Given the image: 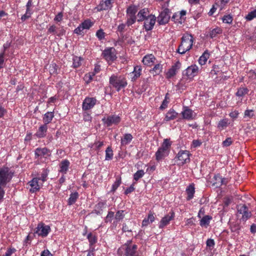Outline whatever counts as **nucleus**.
I'll return each mask as SVG.
<instances>
[{"mask_svg":"<svg viewBox=\"0 0 256 256\" xmlns=\"http://www.w3.org/2000/svg\"><path fill=\"white\" fill-rule=\"evenodd\" d=\"M113 156V151L110 147L108 146L106 150V160H112Z\"/></svg>","mask_w":256,"mask_h":256,"instance_id":"nucleus-39","label":"nucleus"},{"mask_svg":"<svg viewBox=\"0 0 256 256\" xmlns=\"http://www.w3.org/2000/svg\"><path fill=\"white\" fill-rule=\"evenodd\" d=\"M144 24V27L146 30H150L153 28L156 20V18L154 15H151L147 18Z\"/></svg>","mask_w":256,"mask_h":256,"instance_id":"nucleus-10","label":"nucleus"},{"mask_svg":"<svg viewBox=\"0 0 256 256\" xmlns=\"http://www.w3.org/2000/svg\"><path fill=\"white\" fill-rule=\"evenodd\" d=\"M186 193L188 194L187 200H190L194 197V187L193 184H190L186 190Z\"/></svg>","mask_w":256,"mask_h":256,"instance_id":"nucleus-21","label":"nucleus"},{"mask_svg":"<svg viewBox=\"0 0 256 256\" xmlns=\"http://www.w3.org/2000/svg\"><path fill=\"white\" fill-rule=\"evenodd\" d=\"M144 174L143 170H138L134 175V178L136 181H138L140 178H142Z\"/></svg>","mask_w":256,"mask_h":256,"instance_id":"nucleus-42","label":"nucleus"},{"mask_svg":"<svg viewBox=\"0 0 256 256\" xmlns=\"http://www.w3.org/2000/svg\"><path fill=\"white\" fill-rule=\"evenodd\" d=\"M36 229L35 233L42 237L47 236L50 230V226H46L42 223L38 224Z\"/></svg>","mask_w":256,"mask_h":256,"instance_id":"nucleus-8","label":"nucleus"},{"mask_svg":"<svg viewBox=\"0 0 256 256\" xmlns=\"http://www.w3.org/2000/svg\"><path fill=\"white\" fill-rule=\"evenodd\" d=\"M222 32V30L219 28H216L213 29L212 31H210V36L212 38H215L217 34H220Z\"/></svg>","mask_w":256,"mask_h":256,"instance_id":"nucleus-37","label":"nucleus"},{"mask_svg":"<svg viewBox=\"0 0 256 256\" xmlns=\"http://www.w3.org/2000/svg\"><path fill=\"white\" fill-rule=\"evenodd\" d=\"M96 99L94 98H86L82 104V108L84 110H88L92 108L96 104Z\"/></svg>","mask_w":256,"mask_h":256,"instance_id":"nucleus-12","label":"nucleus"},{"mask_svg":"<svg viewBox=\"0 0 256 256\" xmlns=\"http://www.w3.org/2000/svg\"><path fill=\"white\" fill-rule=\"evenodd\" d=\"M210 54L208 50H206L202 55L200 58L198 62L200 65H204L206 64L208 59L209 58Z\"/></svg>","mask_w":256,"mask_h":256,"instance_id":"nucleus-29","label":"nucleus"},{"mask_svg":"<svg viewBox=\"0 0 256 256\" xmlns=\"http://www.w3.org/2000/svg\"><path fill=\"white\" fill-rule=\"evenodd\" d=\"M132 138V136L131 134H125L124 138L121 140L122 146H124L130 142Z\"/></svg>","mask_w":256,"mask_h":256,"instance_id":"nucleus-30","label":"nucleus"},{"mask_svg":"<svg viewBox=\"0 0 256 256\" xmlns=\"http://www.w3.org/2000/svg\"><path fill=\"white\" fill-rule=\"evenodd\" d=\"M232 144V140L231 138H227L222 142V144L224 146H230Z\"/></svg>","mask_w":256,"mask_h":256,"instance_id":"nucleus-56","label":"nucleus"},{"mask_svg":"<svg viewBox=\"0 0 256 256\" xmlns=\"http://www.w3.org/2000/svg\"><path fill=\"white\" fill-rule=\"evenodd\" d=\"M142 71L141 66H136L134 68V70L132 74H134V76L132 78V81H134L140 76V72Z\"/></svg>","mask_w":256,"mask_h":256,"instance_id":"nucleus-26","label":"nucleus"},{"mask_svg":"<svg viewBox=\"0 0 256 256\" xmlns=\"http://www.w3.org/2000/svg\"><path fill=\"white\" fill-rule=\"evenodd\" d=\"M254 115V110H246L244 112V116L248 117V118H252Z\"/></svg>","mask_w":256,"mask_h":256,"instance_id":"nucleus-55","label":"nucleus"},{"mask_svg":"<svg viewBox=\"0 0 256 256\" xmlns=\"http://www.w3.org/2000/svg\"><path fill=\"white\" fill-rule=\"evenodd\" d=\"M84 30V28H82L80 24L77 28L74 30V32L76 34H84V32H83Z\"/></svg>","mask_w":256,"mask_h":256,"instance_id":"nucleus-54","label":"nucleus"},{"mask_svg":"<svg viewBox=\"0 0 256 256\" xmlns=\"http://www.w3.org/2000/svg\"><path fill=\"white\" fill-rule=\"evenodd\" d=\"M48 150L46 148H38L35 150V154L38 156H44L48 154Z\"/></svg>","mask_w":256,"mask_h":256,"instance_id":"nucleus-32","label":"nucleus"},{"mask_svg":"<svg viewBox=\"0 0 256 256\" xmlns=\"http://www.w3.org/2000/svg\"><path fill=\"white\" fill-rule=\"evenodd\" d=\"M81 25L84 30H88L93 25V23L90 20H86L82 22Z\"/></svg>","mask_w":256,"mask_h":256,"instance_id":"nucleus-41","label":"nucleus"},{"mask_svg":"<svg viewBox=\"0 0 256 256\" xmlns=\"http://www.w3.org/2000/svg\"><path fill=\"white\" fill-rule=\"evenodd\" d=\"M186 14V11L182 10L180 13L174 14L172 18V19L173 20H175L176 19V17H180V20H184V19L183 18L182 16H185Z\"/></svg>","mask_w":256,"mask_h":256,"instance_id":"nucleus-36","label":"nucleus"},{"mask_svg":"<svg viewBox=\"0 0 256 256\" xmlns=\"http://www.w3.org/2000/svg\"><path fill=\"white\" fill-rule=\"evenodd\" d=\"M73 60V66L74 68H78L81 64V61L82 59L80 57L74 56L72 58Z\"/></svg>","mask_w":256,"mask_h":256,"instance_id":"nucleus-40","label":"nucleus"},{"mask_svg":"<svg viewBox=\"0 0 256 256\" xmlns=\"http://www.w3.org/2000/svg\"><path fill=\"white\" fill-rule=\"evenodd\" d=\"M198 72V68L196 65H192L188 66L185 70V73L184 74L188 78H191L194 76Z\"/></svg>","mask_w":256,"mask_h":256,"instance_id":"nucleus-15","label":"nucleus"},{"mask_svg":"<svg viewBox=\"0 0 256 256\" xmlns=\"http://www.w3.org/2000/svg\"><path fill=\"white\" fill-rule=\"evenodd\" d=\"M174 212H170L169 214L166 215V216L162 218L160 222L159 228H162L164 227L167 226L169 224L170 222L174 218Z\"/></svg>","mask_w":256,"mask_h":256,"instance_id":"nucleus-11","label":"nucleus"},{"mask_svg":"<svg viewBox=\"0 0 256 256\" xmlns=\"http://www.w3.org/2000/svg\"><path fill=\"white\" fill-rule=\"evenodd\" d=\"M151 15L152 14H150V12L148 8H144L141 10L137 14V17L138 18V21L142 22Z\"/></svg>","mask_w":256,"mask_h":256,"instance_id":"nucleus-16","label":"nucleus"},{"mask_svg":"<svg viewBox=\"0 0 256 256\" xmlns=\"http://www.w3.org/2000/svg\"><path fill=\"white\" fill-rule=\"evenodd\" d=\"M41 256H52V254L48 250H46L42 252Z\"/></svg>","mask_w":256,"mask_h":256,"instance_id":"nucleus-64","label":"nucleus"},{"mask_svg":"<svg viewBox=\"0 0 256 256\" xmlns=\"http://www.w3.org/2000/svg\"><path fill=\"white\" fill-rule=\"evenodd\" d=\"M228 124V120L226 119L222 120H220L218 124V127L220 128H221L222 129L226 128Z\"/></svg>","mask_w":256,"mask_h":256,"instance_id":"nucleus-47","label":"nucleus"},{"mask_svg":"<svg viewBox=\"0 0 256 256\" xmlns=\"http://www.w3.org/2000/svg\"><path fill=\"white\" fill-rule=\"evenodd\" d=\"M102 56L108 62H112L116 58V50L114 48H110L104 50L102 53Z\"/></svg>","mask_w":256,"mask_h":256,"instance_id":"nucleus-6","label":"nucleus"},{"mask_svg":"<svg viewBox=\"0 0 256 256\" xmlns=\"http://www.w3.org/2000/svg\"><path fill=\"white\" fill-rule=\"evenodd\" d=\"M28 183L30 184V185L31 186V188L30 190V192L33 193L40 190V186L38 184V178H34Z\"/></svg>","mask_w":256,"mask_h":256,"instance_id":"nucleus-18","label":"nucleus"},{"mask_svg":"<svg viewBox=\"0 0 256 256\" xmlns=\"http://www.w3.org/2000/svg\"><path fill=\"white\" fill-rule=\"evenodd\" d=\"M102 121L104 124L107 126H110L112 124H117L120 121V116L116 115H112L108 116L106 118H102Z\"/></svg>","mask_w":256,"mask_h":256,"instance_id":"nucleus-9","label":"nucleus"},{"mask_svg":"<svg viewBox=\"0 0 256 256\" xmlns=\"http://www.w3.org/2000/svg\"><path fill=\"white\" fill-rule=\"evenodd\" d=\"M162 66L157 64L154 66L152 70H150V73L153 76L159 74L162 71Z\"/></svg>","mask_w":256,"mask_h":256,"instance_id":"nucleus-23","label":"nucleus"},{"mask_svg":"<svg viewBox=\"0 0 256 256\" xmlns=\"http://www.w3.org/2000/svg\"><path fill=\"white\" fill-rule=\"evenodd\" d=\"M62 12H59L55 17L54 20L56 22H60L62 20Z\"/></svg>","mask_w":256,"mask_h":256,"instance_id":"nucleus-62","label":"nucleus"},{"mask_svg":"<svg viewBox=\"0 0 256 256\" xmlns=\"http://www.w3.org/2000/svg\"><path fill=\"white\" fill-rule=\"evenodd\" d=\"M57 66L55 64H52L49 67V70L51 74H57Z\"/></svg>","mask_w":256,"mask_h":256,"instance_id":"nucleus-51","label":"nucleus"},{"mask_svg":"<svg viewBox=\"0 0 256 256\" xmlns=\"http://www.w3.org/2000/svg\"><path fill=\"white\" fill-rule=\"evenodd\" d=\"M121 184V178L119 176H118L116 178V181L112 184V192H114L117 188L120 186Z\"/></svg>","mask_w":256,"mask_h":256,"instance_id":"nucleus-44","label":"nucleus"},{"mask_svg":"<svg viewBox=\"0 0 256 256\" xmlns=\"http://www.w3.org/2000/svg\"><path fill=\"white\" fill-rule=\"evenodd\" d=\"M137 11L138 7L136 6H130L126 10L128 16H136Z\"/></svg>","mask_w":256,"mask_h":256,"instance_id":"nucleus-31","label":"nucleus"},{"mask_svg":"<svg viewBox=\"0 0 256 256\" xmlns=\"http://www.w3.org/2000/svg\"><path fill=\"white\" fill-rule=\"evenodd\" d=\"M128 18L127 20L126 24L128 26L132 25L134 24L136 20V16H128Z\"/></svg>","mask_w":256,"mask_h":256,"instance_id":"nucleus-50","label":"nucleus"},{"mask_svg":"<svg viewBox=\"0 0 256 256\" xmlns=\"http://www.w3.org/2000/svg\"><path fill=\"white\" fill-rule=\"evenodd\" d=\"M180 62L179 61L176 62L166 74V78H170L175 76L177 70L180 68Z\"/></svg>","mask_w":256,"mask_h":256,"instance_id":"nucleus-14","label":"nucleus"},{"mask_svg":"<svg viewBox=\"0 0 256 256\" xmlns=\"http://www.w3.org/2000/svg\"><path fill=\"white\" fill-rule=\"evenodd\" d=\"M54 116V115L52 112H48L45 114L43 118V120L44 122V124L47 125L48 124L50 123Z\"/></svg>","mask_w":256,"mask_h":256,"instance_id":"nucleus-27","label":"nucleus"},{"mask_svg":"<svg viewBox=\"0 0 256 256\" xmlns=\"http://www.w3.org/2000/svg\"><path fill=\"white\" fill-rule=\"evenodd\" d=\"M70 164V162L68 160H62L60 164V172L66 173L68 169Z\"/></svg>","mask_w":256,"mask_h":256,"instance_id":"nucleus-25","label":"nucleus"},{"mask_svg":"<svg viewBox=\"0 0 256 256\" xmlns=\"http://www.w3.org/2000/svg\"><path fill=\"white\" fill-rule=\"evenodd\" d=\"M194 38L191 34H186L182 38V42L176 52L180 54H184L192 47Z\"/></svg>","mask_w":256,"mask_h":256,"instance_id":"nucleus-1","label":"nucleus"},{"mask_svg":"<svg viewBox=\"0 0 256 256\" xmlns=\"http://www.w3.org/2000/svg\"><path fill=\"white\" fill-rule=\"evenodd\" d=\"M47 129H48L47 125L44 124L41 126L39 128L38 130L37 131V132H36L35 135L38 138H44L46 135V134Z\"/></svg>","mask_w":256,"mask_h":256,"instance_id":"nucleus-19","label":"nucleus"},{"mask_svg":"<svg viewBox=\"0 0 256 256\" xmlns=\"http://www.w3.org/2000/svg\"><path fill=\"white\" fill-rule=\"evenodd\" d=\"M170 12L168 8H165L160 13L158 17V22L160 25L165 24L168 22L170 18Z\"/></svg>","mask_w":256,"mask_h":256,"instance_id":"nucleus-7","label":"nucleus"},{"mask_svg":"<svg viewBox=\"0 0 256 256\" xmlns=\"http://www.w3.org/2000/svg\"><path fill=\"white\" fill-rule=\"evenodd\" d=\"M215 182H214L213 185L216 186V187H218L222 186V177L220 174H217L214 176Z\"/></svg>","mask_w":256,"mask_h":256,"instance_id":"nucleus-38","label":"nucleus"},{"mask_svg":"<svg viewBox=\"0 0 256 256\" xmlns=\"http://www.w3.org/2000/svg\"><path fill=\"white\" fill-rule=\"evenodd\" d=\"M96 36L99 38V40H101L104 38V32L101 29L98 30L96 33Z\"/></svg>","mask_w":256,"mask_h":256,"instance_id":"nucleus-53","label":"nucleus"},{"mask_svg":"<svg viewBox=\"0 0 256 256\" xmlns=\"http://www.w3.org/2000/svg\"><path fill=\"white\" fill-rule=\"evenodd\" d=\"M13 173L8 168L0 169V184L2 186H5L8 182L12 178Z\"/></svg>","mask_w":256,"mask_h":256,"instance_id":"nucleus-3","label":"nucleus"},{"mask_svg":"<svg viewBox=\"0 0 256 256\" xmlns=\"http://www.w3.org/2000/svg\"><path fill=\"white\" fill-rule=\"evenodd\" d=\"M214 245V242L212 239H208L206 241V246L209 248L213 247Z\"/></svg>","mask_w":256,"mask_h":256,"instance_id":"nucleus-60","label":"nucleus"},{"mask_svg":"<svg viewBox=\"0 0 256 256\" xmlns=\"http://www.w3.org/2000/svg\"><path fill=\"white\" fill-rule=\"evenodd\" d=\"M168 152L159 148L156 153V160L158 161L162 160L168 155Z\"/></svg>","mask_w":256,"mask_h":256,"instance_id":"nucleus-20","label":"nucleus"},{"mask_svg":"<svg viewBox=\"0 0 256 256\" xmlns=\"http://www.w3.org/2000/svg\"><path fill=\"white\" fill-rule=\"evenodd\" d=\"M58 28L55 25L50 26L48 30L47 34H56L57 33Z\"/></svg>","mask_w":256,"mask_h":256,"instance_id":"nucleus-48","label":"nucleus"},{"mask_svg":"<svg viewBox=\"0 0 256 256\" xmlns=\"http://www.w3.org/2000/svg\"><path fill=\"white\" fill-rule=\"evenodd\" d=\"M114 216V212H109L106 217V222L111 221Z\"/></svg>","mask_w":256,"mask_h":256,"instance_id":"nucleus-58","label":"nucleus"},{"mask_svg":"<svg viewBox=\"0 0 256 256\" xmlns=\"http://www.w3.org/2000/svg\"><path fill=\"white\" fill-rule=\"evenodd\" d=\"M190 154L188 151H180L178 154V158L180 161H181V164L188 162L190 160Z\"/></svg>","mask_w":256,"mask_h":256,"instance_id":"nucleus-13","label":"nucleus"},{"mask_svg":"<svg viewBox=\"0 0 256 256\" xmlns=\"http://www.w3.org/2000/svg\"><path fill=\"white\" fill-rule=\"evenodd\" d=\"M171 146V142L168 139H164V141L160 148L168 152L169 149Z\"/></svg>","mask_w":256,"mask_h":256,"instance_id":"nucleus-33","label":"nucleus"},{"mask_svg":"<svg viewBox=\"0 0 256 256\" xmlns=\"http://www.w3.org/2000/svg\"><path fill=\"white\" fill-rule=\"evenodd\" d=\"M16 251L14 248H9L7 250L4 256H11L12 254L14 253Z\"/></svg>","mask_w":256,"mask_h":256,"instance_id":"nucleus-57","label":"nucleus"},{"mask_svg":"<svg viewBox=\"0 0 256 256\" xmlns=\"http://www.w3.org/2000/svg\"><path fill=\"white\" fill-rule=\"evenodd\" d=\"M256 17V9L250 13L246 16V18L248 20H251Z\"/></svg>","mask_w":256,"mask_h":256,"instance_id":"nucleus-45","label":"nucleus"},{"mask_svg":"<svg viewBox=\"0 0 256 256\" xmlns=\"http://www.w3.org/2000/svg\"><path fill=\"white\" fill-rule=\"evenodd\" d=\"M183 118L186 119H190L192 118V110L190 109L186 108L182 112Z\"/></svg>","mask_w":256,"mask_h":256,"instance_id":"nucleus-35","label":"nucleus"},{"mask_svg":"<svg viewBox=\"0 0 256 256\" xmlns=\"http://www.w3.org/2000/svg\"><path fill=\"white\" fill-rule=\"evenodd\" d=\"M222 21L224 23L230 24L232 22V17L230 15H226L222 18Z\"/></svg>","mask_w":256,"mask_h":256,"instance_id":"nucleus-46","label":"nucleus"},{"mask_svg":"<svg viewBox=\"0 0 256 256\" xmlns=\"http://www.w3.org/2000/svg\"><path fill=\"white\" fill-rule=\"evenodd\" d=\"M155 58L152 54H148L144 56L143 58L142 62L145 65H150L154 62Z\"/></svg>","mask_w":256,"mask_h":256,"instance_id":"nucleus-22","label":"nucleus"},{"mask_svg":"<svg viewBox=\"0 0 256 256\" xmlns=\"http://www.w3.org/2000/svg\"><path fill=\"white\" fill-rule=\"evenodd\" d=\"M137 249L138 246L136 244H125L122 246L120 249L118 250V252L124 250L126 256H140Z\"/></svg>","mask_w":256,"mask_h":256,"instance_id":"nucleus-5","label":"nucleus"},{"mask_svg":"<svg viewBox=\"0 0 256 256\" xmlns=\"http://www.w3.org/2000/svg\"><path fill=\"white\" fill-rule=\"evenodd\" d=\"M65 30L64 28H61L60 30H57V33L56 34V36H63L65 33Z\"/></svg>","mask_w":256,"mask_h":256,"instance_id":"nucleus-63","label":"nucleus"},{"mask_svg":"<svg viewBox=\"0 0 256 256\" xmlns=\"http://www.w3.org/2000/svg\"><path fill=\"white\" fill-rule=\"evenodd\" d=\"M110 84L117 91L120 90L121 88H125L127 84V81L126 78L124 76H117L113 74L110 78Z\"/></svg>","mask_w":256,"mask_h":256,"instance_id":"nucleus-2","label":"nucleus"},{"mask_svg":"<svg viewBox=\"0 0 256 256\" xmlns=\"http://www.w3.org/2000/svg\"><path fill=\"white\" fill-rule=\"evenodd\" d=\"M134 184L131 185L124 192V194H128L133 191H134Z\"/></svg>","mask_w":256,"mask_h":256,"instance_id":"nucleus-61","label":"nucleus"},{"mask_svg":"<svg viewBox=\"0 0 256 256\" xmlns=\"http://www.w3.org/2000/svg\"><path fill=\"white\" fill-rule=\"evenodd\" d=\"M78 194L77 192H75L74 193L70 195V197L68 200V205H72L74 204L76 200L78 198Z\"/></svg>","mask_w":256,"mask_h":256,"instance_id":"nucleus-34","label":"nucleus"},{"mask_svg":"<svg viewBox=\"0 0 256 256\" xmlns=\"http://www.w3.org/2000/svg\"><path fill=\"white\" fill-rule=\"evenodd\" d=\"M112 6L111 0H102L99 5L96 8L98 11H102L104 10H108Z\"/></svg>","mask_w":256,"mask_h":256,"instance_id":"nucleus-17","label":"nucleus"},{"mask_svg":"<svg viewBox=\"0 0 256 256\" xmlns=\"http://www.w3.org/2000/svg\"><path fill=\"white\" fill-rule=\"evenodd\" d=\"M212 219V217L210 216H205L200 220V224L202 226H207L209 225L210 221Z\"/></svg>","mask_w":256,"mask_h":256,"instance_id":"nucleus-28","label":"nucleus"},{"mask_svg":"<svg viewBox=\"0 0 256 256\" xmlns=\"http://www.w3.org/2000/svg\"><path fill=\"white\" fill-rule=\"evenodd\" d=\"M178 114L174 110L170 109L166 114L164 120L166 121H169L174 119Z\"/></svg>","mask_w":256,"mask_h":256,"instance_id":"nucleus-24","label":"nucleus"},{"mask_svg":"<svg viewBox=\"0 0 256 256\" xmlns=\"http://www.w3.org/2000/svg\"><path fill=\"white\" fill-rule=\"evenodd\" d=\"M48 176V174L46 172H44L41 175V176L39 178H38V180H42V182H45L46 180V178Z\"/></svg>","mask_w":256,"mask_h":256,"instance_id":"nucleus-59","label":"nucleus"},{"mask_svg":"<svg viewBox=\"0 0 256 256\" xmlns=\"http://www.w3.org/2000/svg\"><path fill=\"white\" fill-rule=\"evenodd\" d=\"M124 216V210H118L114 216V218L116 221H120V220H122Z\"/></svg>","mask_w":256,"mask_h":256,"instance_id":"nucleus-43","label":"nucleus"},{"mask_svg":"<svg viewBox=\"0 0 256 256\" xmlns=\"http://www.w3.org/2000/svg\"><path fill=\"white\" fill-rule=\"evenodd\" d=\"M88 238L90 244H93L96 242V236H93L91 233L88 234Z\"/></svg>","mask_w":256,"mask_h":256,"instance_id":"nucleus-52","label":"nucleus"},{"mask_svg":"<svg viewBox=\"0 0 256 256\" xmlns=\"http://www.w3.org/2000/svg\"><path fill=\"white\" fill-rule=\"evenodd\" d=\"M248 89L246 88H240L238 90L236 93V95L238 96H242L244 94H246Z\"/></svg>","mask_w":256,"mask_h":256,"instance_id":"nucleus-49","label":"nucleus"},{"mask_svg":"<svg viewBox=\"0 0 256 256\" xmlns=\"http://www.w3.org/2000/svg\"><path fill=\"white\" fill-rule=\"evenodd\" d=\"M236 208L238 216L242 214L240 220L243 222H246L252 216L251 212L248 210V208L245 204H239L237 206Z\"/></svg>","mask_w":256,"mask_h":256,"instance_id":"nucleus-4","label":"nucleus"}]
</instances>
